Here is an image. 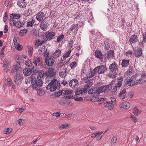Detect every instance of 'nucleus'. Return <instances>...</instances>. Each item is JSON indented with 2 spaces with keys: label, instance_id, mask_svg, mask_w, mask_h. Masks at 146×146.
<instances>
[{
  "label": "nucleus",
  "instance_id": "58",
  "mask_svg": "<svg viewBox=\"0 0 146 146\" xmlns=\"http://www.w3.org/2000/svg\"><path fill=\"white\" fill-rule=\"evenodd\" d=\"M97 72H96V70H95V69L93 70L92 71H91L90 72V77H92L93 76H94L95 75L96 73Z\"/></svg>",
  "mask_w": 146,
  "mask_h": 146
},
{
  "label": "nucleus",
  "instance_id": "8",
  "mask_svg": "<svg viewBox=\"0 0 146 146\" xmlns=\"http://www.w3.org/2000/svg\"><path fill=\"white\" fill-rule=\"evenodd\" d=\"M9 24L11 26H15L16 27L20 28L23 26V25L19 21H16L15 19H11L9 22Z\"/></svg>",
  "mask_w": 146,
  "mask_h": 146
},
{
  "label": "nucleus",
  "instance_id": "38",
  "mask_svg": "<svg viewBox=\"0 0 146 146\" xmlns=\"http://www.w3.org/2000/svg\"><path fill=\"white\" fill-rule=\"evenodd\" d=\"M27 30L26 29L21 30L19 33V35L21 36H25L27 33Z\"/></svg>",
  "mask_w": 146,
  "mask_h": 146
},
{
  "label": "nucleus",
  "instance_id": "20",
  "mask_svg": "<svg viewBox=\"0 0 146 146\" xmlns=\"http://www.w3.org/2000/svg\"><path fill=\"white\" fill-rule=\"evenodd\" d=\"M117 65L116 64L115 62H114L111 64L109 67L111 71H116L118 69Z\"/></svg>",
  "mask_w": 146,
  "mask_h": 146
},
{
  "label": "nucleus",
  "instance_id": "52",
  "mask_svg": "<svg viewBox=\"0 0 146 146\" xmlns=\"http://www.w3.org/2000/svg\"><path fill=\"white\" fill-rule=\"evenodd\" d=\"M45 49L44 46H42V47H39L38 49L39 54H41L43 53Z\"/></svg>",
  "mask_w": 146,
  "mask_h": 146
},
{
  "label": "nucleus",
  "instance_id": "25",
  "mask_svg": "<svg viewBox=\"0 0 146 146\" xmlns=\"http://www.w3.org/2000/svg\"><path fill=\"white\" fill-rule=\"evenodd\" d=\"M23 73L25 76H28L31 74L30 68H27L24 69L23 70Z\"/></svg>",
  "mask_w": 146,
  "mask_h": 146
},
{
  "label": "nucleus",
  "instance_id": "32",
  "mask_svg": "<svg viewBox=\"0 0 146 146\" xmlns=\"http://www.w3.org/2000/svg\"><path fill=\"white\" fill-rule=\"evenodd\" d=\"M61 51L59 49H57L54 52L53 54V57H59L61 54Z\"/></svg>",
  "mask_w": 146,
  "mask_h": 146
},
{
  "label": "nucleus",
  "instance_id": "50",
  "mask_svg": "<svg viewBox=\"0 0 146 146\" xmlns=\"http://www.w3.org/2000/svg\"><path fill=\"white\" fill-rule=\"evenodd\" d=\"M35 22L34 20L33 19L31 21H29L27 23V27H29V26L32 27Z\"/></svg>",
  "mask_w": 146,
  "mask_h": 146
},
{
  "label": "nucleus",
  "instance_id": "23",
  "mask_svg": "<svg viewBox=\"0 0 146 146\" xmlns=\"http://www.w3.org/2000/svg\"><path fill=\"white\" fill-rule=\"evenodd\" d=\"M137 40V36L135 35H132L130 37L129 41L131 43H134Z\"/></svg>",
  "mask_w": 146,
  "mask_h": 146
},
{
  "label": "nucleus",
  "instance_id": "21",
  "mask_svg": "<svg viewBox=\"0 0 146 146\" xmlns=\"http://www.w3.org/2000/svg\"><path fill=\"white\" fill-rule=\"evenodd\" d=\"M130 106V104L127 102H123L120 106V108H123L124 109L129 108Z\"/></svg>",
  "mask_w": 146,
  "mask_h": 146
},
{
  "label": "nucleus",
  "instance_id": "19",
  "mask_svg": "<svg viewBox=\"0 0 146 146\" xmlns=\"http://www.w3.org/2000/svg\"><path fill=\"white\" fill-rule=\"evenodd\" d=\"M35 79V77L34 76L32 75L30 77H28L26 79L25 82L27 84L28 83L32 84L33 82V83Z\"/></svg>",
  "mask_w": 146,
  "mask_h": 146
},
{
  "label": "nucleus",
  "instance_id": "12",
  "mask_svg": "<svg viewBox=\"0 0 146 146\" xmlns=\"http://www.w3.org/2000/svg\"><path fill=\"white\" fill-rule=\"evenodd\" d=\"M54 62V57H50L49 58H46L45 62L46 64L48 66H52Z\"/></svg>",
  "mask_w": 146,
  "mask_h": 146
},
{
  "label": "nucleus",
  "instance_id": "18",
  "mask_svg": "<svg viewBox=\"0 0 146 146\" xmlns=\"http://www.w3.org/2000/svg\"><path fill=\"white\" fill-rule=\"evenodd\" d=\"M48 24L46 22H44L41 23L40 24V27L42 30L46 31L48 26Z\"/></svg>",
  "mask_w": 146,
  "mask_h": 146
},
{
  "label": "nucleus",
  "instance_id": "45",
  "mask_svg": "<svg viewBox=\"0 0 146 146\" xmlns=\"http://www.w3.org/2000/svg\"><path fill=\"white\" fill-rule=\"evenodd\" d=\"M116 72L115 71H111L109 74V75L110 78H114L116 77Z\"/></svg>",
  "mask_w": 146,
  "mask_h": 146
},
{
  "label": "nucleus",
  "instance_id": "6",
  "mask_svg": "<svg viewBox=\"0 0 146 146\" xmlns=\"http://www.w3.org/2000/svg\"><path fill=\"white\" fill-rule=\"evenodd\" d=\"M15 82L17 85L19 86L22 84L23 78L19 72H17L15 76Z\"/></svg>",
  "mask_w": 146,
  "mask_h": 146
},
{
  "label": "nucleus",
  "instance_id": "31",
  "mask_svg": "<svg viewBox=\"0 0 146 146\" xmlns=\"http://www.w3.org/2000/svg\"><path fill=\"white\" fill-rule=\"evenodd\" d=\"M129 64V60L124 59L122 60L121 63L122 66L124 67H127Z\"/></svg>",
  "mask_w": 146,
  "mask_h": 146
},
{
  "label": "nucleus",
  "instance_id": "1",
  "mask_svg": "<svg viewBox=\"0 0 146 146\" xmlns=\"http://www.w3.org/2000/svg\"><path fill=\"white\" fill-rule=\"evenodd\" d=\"M140 77L139 75H137L135 78V82H134L133 81V77L129 76L127 77L125 80V84L130 86H133L135 84L137 85L140 84L141 83V78H139Z\"/></svg>",
  "mask_w": 146,
  "mask_h": 146
},
{
  "label": "nucleus",
  "instance_id": "61",
  "mask_svg": "<svg viewBox=\"0 0 146 146\" xmlns=\"http://www.w3.org/2000/svg\"><path fill=\"white\" fill-rule=\"evenodd\" d=\"M133 68H129L127 71L126 72V74L130 75V74H131L133 72Z\"/></svg>",
  "mask_w": 146,
  "mask_h": 146
},
{
  "label": "nucleus",
  "instance_id": "22",
  "mask_svg": "<svg viewBox=\"0 0 146 146\" xmlns=\"http://www.w3.org/2000/svg\"><path fill=\"white\" fill-rule=\"evenodd\" d=\"M114 57V52L113 50H109L107 53V58L109 59H111L113 58Z\"/></svg>",
  "mask_w": 146,
  "mask_h": 146
},
{
  "label": "nucleus",
  "instance_id": "13",
  "mask_svg": "<svg viewBox=\"0 0 146 146\" xmlns=\"http://www.w3.org/2000/svg\"><path fill=\"white\" fill-rule=\"evenodd\" d=\"M78 84V82L77 80L73 79L70 81L69 85L70 87L74 88L77 86Z\"/></svg>",
  "mask_w": 146,
  "mask_h": 146
},
{
  "label": "nucleus",
  "instance_id": "42",
  "mask_svg": "<svg viewBox=\"0 0 146 146\" xmlns=\"http://www.w3.org/2000/svg\"><path fill=\"white\" fill-rule=\"evenodd\" d=\"M64 37V36L63 35H60L59 36L57 39V42L60 43L63 39Z\"/></svg>",
  "mask_w": 146,
  "mask_h": 146
},
{
  "label": "nucleus",
  "instance_id": "16",
  "mask_svg": "<svg viewBox=\"0 0 146 146\" xmlns=\"http://www.w3.org/2000/svg\"><path fill=\"white\" fill-rule=\"evenodd\" d=\"M66 98L68 99H74V100L75 101L77 102L83 101V99L82 97H80L79 98H74L73 96L70 95L66 96Z\"/></svg>",
  "mask_w": 146,
  "mask_h": 146
},
{
  "label": "nucleus",
  "instance_id": "55",
  "mask_svg": "<svg viewBox=\"0 0 146 146\" xmlns=\"http://www.w3.org/2000/svg\"><path fill=\"white\" fill-rule=\"evenodd\" d=\"M133 52L132 50H129L127 51L126 53V55L128 57L131 56L132 55Z\"/></svg>",
  "mask_w": 146,
  "mask_h": 146
},
{
  "label": "nucleus",
  "instance_id": "35",
  "mask_svg": "<svg viewBox=\"0 0 146 146\" xmlns=\"http://www.w3.org/2000/svg\"><path fill=\"white\" fill-rule=\"evenodd\" d=\"M69 125L67 123L63 124L59 127V129L60 130L67 129L69 128Z\"/></svg>",
  "mask_w": 146,
  "mask_h": 146
},
{
  "label": "nucleus",
  "instance_id": "17",
  "mask_svg": "<svg viewBox=\"0 0 146 146\" xmlns=\"http://www.w3.org/2000/svg\"><path fill=\"white\" fill-rule=\"evenodd\" d=\"M78 26V24H77L72 25L69 28V30L70 31H72L74 29V33H76L78 31V29L79 28V27H77Z\"/></svg>",
  "mask_w": 146,
  "mask_h": 146
},
{
  "label": "nucleus",
  "instance_id": "63",
  "mask_svg": "<svg viewBox=\"0 0 146 146\" xmlns=\"http://www.w3.org/2000/svg\"><path fill=\"white\" fill-rule=\"evenodd\" d=\"M139 110L136 108H134V111L133 112V114L135 115H137L138 113Z\"/></svg>",
  "mask_w": 146,
  "mask_h": 146
},
{
  "label": "nucleus",
  "instance_id": "14",
  "mask_svg": "<svg viewBox=\"0 0 146 146\" xmlns=\"http://www.w3.org/2000/svg\"><path fill=\"white\" fill-rule=\"evenodd\" d=\"M17 5L20 8H23L26 7L27 3L25 2V0H18Z\"/></svg>",
  "mask_w": 146,
  "mask_h": 146
},
{
  "label": "nucleus",
  "instance_id": "46",
  "mask_svg": "<svg viewBox=\"0 0 146 146\" xmlns=\"http://www.w3.org/2000/svg\"><path fill=\"white\" fill-rule=\"evenodd\" d=\"M71 52V50L70 49L68 51H66L63 56V59H65L67 58Z\"/></svg>",
  "mask_w": 146,
  "mask_h": 146
},
{
  "label": "nucleus",
  "instance_id": "10",
  "mask_svg": "<svg viewBox=\"0 0 146 146\" xmlns=\"http://www.w3.org/2000/svg\"><path fill=\"white\" fill-rule=\"evenodd\" d=\"M56 35L55 32L48 31L45 33V36L47 40H50Z\"/></svg>",
  "mask_w": 146,
  "mask_h": 146
},
{
  "label": "nucleus",
  "instance_id": "36",
  "mask_svg": "<svg viewBox=\"0 0 146 146\" xmlns=\"http://www.w3.org/2000/svg\"><path fill=\"white\" fill-rule=\"evenodd\" d=\"M84 91L83 88L77 89L75 91V94L76 95H79L80 94H82L85 93Z\"/></svg>",
  "mask_w": 146,
  "mask_h": 146
},
{
  "label": "nucleus",
  "instance_id": "53",
  "mask_svg": "<svg viewBox=\"0 0 146 146\" xmlns=\"http://www.w3.org/2000/svg\"><path fill=\"white\" fill-rule=\"evenodd\" d=\"M14 47L16 48L17 50L19 51L21 50L23 48L22 46L19 43H18L16 46H15Z\"/></svg>",
  "mask_w": 146,
  "mask_h": 146
},
{
  "label": "nucleus",
  "instance_id": "29",
  "mask_svg": "<svg viewBox=\"0 0 146 146\" xmlns=\"http://www.w3.org/2000/svg\"><path fill=\"white\" fill-rule=\"evenodd\" d=\"M142 36L143 40L141 42L139 43V45H141L143 47L144 43H146V31L142 34Z\"/></svg>",
  "mask_w": 146,
  "mask_h": 146
},
{
  "label": "nucleus",
  "instance_id": "11",
  "mask_svg": "<svg viewBox=\"0 0 146 146\" xmlns=\"http://www.w3.org/2000/svg\"><path fill=\"white\" fill-rule=\"evenodd\" d=\"M36 18L39 21H42L46 18L43 13L41 12H39L36 15Z\"/></svg>",
  "mask_w": 146,
  "mask_h": 146
},
{
  "label": "nucleus",
  "instance_id": "60",
  "mask_svg": "<svg viewBox=\"0 0 146 146\" xmlns=\"http://www.w3.org/2000/svg\"><path fill=\"white\" fill-rule=\"evenodd\" d=\"M38 90L37 94L40 96H41L44 94V92L41 90Z\"/></svg>",
  "mask_w": 146,
  "mask_h": 146
},
{
  "label": "nucleus",
  "instance_id": "28",
  "mask_svg": "<svg viewBox=\"0 0 146 146\" xmlns=\"http://www.w3.org/2000/svg\"><path fill=\"white\" fill-rule=\"evenodd\" d=\"M98 88H92L88 92V93L89 94H98Z\"/></svg>",
  "mask_w": 146,
  "mask_h": 146
},
{
  "label": "nucleus",
  "instance_id": "39",
  "mask_svg": "<svg viewBox=\"0 0 146 146\" xmlns=\"http://www.w3.org/2000/svg\"><path fill=\"white\" fill-rule=\"evenodd\" d=\"M31 71L32 74H35L38 72V70L36 67L33 66L31 69Z\"/></svg>",
  "mask_w": 146,
  "mask_h": 146
},
{
  "label": "nucleus",
  "instance_id": "56",
  "mask_svg": "<svg viewBox=\"0 0 146 146\" xmlns=\"http://www.w3.org/2000/svg\"><path fill=\"white\" fill-rule=\"evenodd\" d=\"M5 134L7 135L9 134L12 131V129L11 128H9L5 129Z\"/></svg>",
  "mask_w": 146,
  "mask_h": 146
},
{
  "label": "nucleus",
  "instance_id": "37",
  "mask_svg": "<svg viewBox=\"0 0 146 146\" xmlns=\"http://www.w3.org/2000/svg\"><path fill=\"white\" fill-rule=\"evenodd\" d=\"M66 71L65 70H61L59 72L60 76L62 78L65 77L66 75Z\"/></svg>",
  "mask_w": 146,
  "mask_h": 146
},
{
  "label": "nucleus",
  "instance_id": "41",
  "mask_svg": "<svg viewBox=\"0 0 146 146\" xmlns=\"http://www.w3.org/2000/svg\"><path fill=\"white\" fill-rule=\"evenodd\" d=\"M26 66L28 67L31 66H32V62L30 59H28L26 61L25 63Z\"/></svg>",
  "mask_w": 146,
  "mask_h": 146
},
{
  "label": "nucleus",
  "instance_id": "44",
  "mask_svg": "<svg viewBox=\"0 0 146 146\" xmlns=\"http://www.w3.org/2000/svg\"><path fill=\"white\" fill-rule=\"evenodd\" d=\"M17 37L16 36H15L13 40L12 45L13 47L16 46L17 44Z\"/></svg>",
  "mask_w": 146,
  "mask_h": 146
},
{
  "label": "nucleus",
  "instance_id": "26",
  "mask_svg": "<svg viewBox=\"0 0 146 146\" xmlns=\"http://www.w3.org/2000/svg\"><path fill=\"white\" fill-rule=\"evenodd\" d=\"M142 54V50L141 48H139L135 52V55L136 57L140 56Z\"/></svg>",
  "mask_w": 146,
  "mask_h": 146
},
{
  "label": "nucleus",
  "instance_id": "7",
  "mask_svg": "<svg viewBox=\"0 0 146 146\" xmlns=\"http://www.w3.org/2000/svg\"><path fill=\"white\" fill-rule=\"evenodd\" d=\"M27 57V56L24 55L20 56L16 55L15 57V59L18 64L20 65L24 62V60L26 59Z\"/></svg>",
  "mask_w": 146,
  "mask_h": 146
},
{
  "label": "nucleus",
  "instance_id": "40",
  "mask_svg": "<svg viewBox=\"0 0 146 146\" xmlns=\"http://www.w3.org/2000/svg\"><path fill=\"white\" fill-rule=\"evenodd\" d=\"M117 86L120 88L121 86L122 83L123 78L121 77H120L117 78Z\"/></svg>",
  "mask_w": 146,
  "mask_h": 146
},
{
  "label": "nucleus",
  "instance_id": "15",
  "mask_svg": "<svg viewBox=\"0 0 146 146\" xmlns=\"http://www.w3.org/2000/svg\"><path fill=\"white\" fill-rule=\"evenodd\" d=\"M42 62V61L40 60L39 57H35L33 59V63L34 64L36 67L37 65H40Z\"/></svg>",
  "mask_w": 146,
  "mask_h": 146
},
{
  "label": "nucleus",
  "instance_id": "34",
  "mask_svg": "<svg viewBox=\"0 0 146 146\" xmlns=\"http://www.w3.org/2000/svg\"><path fill=\"white\" fill-rule=\"evenodd\" d=\"M96 56L100 59L102 58V54L100 51L98 50L95 52Z\"/></svg>",
  "mask_w": 146,
  "mask_h": 146
},
{
  "label": "nucleus",
  "instance_id": "49",
  "mask_svg": "<svg viewBox=\"0 0 146 146\" xmlns=\"http://www.w3.org/2000/svg\"><path fill=\"white\" fill-rule=\"evenodd\" d=\"M91 86V84H88L84 86V88H82L85 93L90 88Z\"/></svg>",
  "mask_w": 146,
  "mask_h": 146
},
{
  "label": "nucleus",
  "instance_id": "3",
  "mask_svg": "<svg viewBox=\"0 0 146 146\" xmlns=\"http://www.w3.org/2000/svg\"><path fill=\"white\" fill-rule=\"evenodd\" d=\"M45 75L47 76L45 79V82L46 83H48L49 81H50L49 79L50 78L53 77L56 74V72L54 69L53 68H50L48 70L45 72Z\"/></svg>",
  "mask_w": 146,
  "mask_h": 146
},
{
  "label": "nucleus",
  "instance_id": "47",
  "mask_svg": "<svg viewBox=\"0 0 146 146\" xmlns=\"http://www.w3.org/2000/svg\"><path fill=\"white\" fill-rule=\"evenodd\" d=\"M72 92V91L69 90H63V93L66 95L71 94Z\"/></svg>",
  "mask_w": 146,
  "mask_h": 146
},
{
  "label": "nucleus",
  "instance_id": "30",
  "mask_svg": "<svg viewBox=\"0 0 146 146\" xmlns=\"http://www.w3.org/2000/svg\"><path fill=\"white\" fill-rule=\"evenodd\" d=\"M44 75H45V72L42 70H40L38 71L37 78L41 80Z\"/></svg>",
  "mask_w": 146,
  "mask_h": 146
},
{
  "label": "nucleus",
  "instance_id": "43",
  "mask_svg": "<svg viewBox=\"0 0 146 146\" xmlns=\"http://www.w3.org/2000/svg\"><path fill=\"white\" fill-rule=\"evenodd\" d=\"M6 85L8 86H10L12 84V81L10 78H8L6 81L5 82Z\"/></svg>",
  "mask_w": 146,
  "mask_h": 146
},
{
  "label": "nucleus",
  "instance_id": "27",
  "mask_svg": "<svg viewBox=\"0 0 146 146\" xmlns=\"http://www.w3.org/2000/svg\"><path fill=\"white\" fill-rule=\"evenodd\" d=\"M104 106L108 108L109 110H111L114 108V106L112 103L107 102L104 104Z\"/></svg>",
  "mask_w": 146,
  "mask_h": 146
},
{
  "label": "nucleus",
  "instance_id": "9",
  "mask_svg": "<svg viewBox=\"0 0 146 146\" xmlns=\"http://www.w3.org/2000/svg\"><path fill=\"white\" fill-rule=\"evenodd\" d=\"M106 70L107 69L106 66L104 65L98 66L95 68V70H96L97 73L98 74L104 73Z\"/></svg>",
  "mask_w": 146,
  "mask_h": 146
},
{
  "label": "nucleus",
  "instance_id": "54",
  "mask_svg": "<svg viewBox=\"0 0 146 146\" xmlns=\"http://www.w3.org/2000/svg\"><path fill=\"white\" fill-rule=\"evenodd\" d=\"M3 62L4 64L3 65V67H4L5 66H9V62L7 61V59H4L3 60Z\"/></svg>",
  "mask_w": 146,
  "mask_h": 146
},
{
  "label": "nucleus",
  "instance_id": "48",
  "mask_svg": "<svg viewBox=\"0 0 146 146\" xmlns=\"http://www.w3.org/2000/svg\"><path fill=\"white\" fill-rule=\"evenodd\" d=\"M20 65H14L12 66V69L14 72H16L19 70L20 67Z\"/></svg>",
  "mask_w": 146,
  "mask_h": 146
},
{
  "label": "nucleus",
  "instance_id": "57",
  "mask_svg": "<svg viewBox=\"0 0 146 146\" xmlns=\"http://www.w3.org/2000/svg\"><path fill=\"white\" fill-rule=\"evenodd\" d=\"M74 43V42L73 40H70L68 42V47L70 49L72 48V44Z\"/></svg>",
  "mask_w": 146,
  "mask_h": 146
},
{
  "label": "nucleus",
  "instance_id": "64",
  "mask_svg": "<svg viewBox=\"0 0 146 146\" xmlns=\"http://www.w3.org/2000/svg\"><path fill=\"white\" fill-rule=\"evenodd\" d=\"M63 93V90H59L56 93V95L57 96H59Z\"/></svg>",
  "mask_w": 146,
  "mask_h": 146
},
{
  "label": "nucleus",
  "instance_id": "5",
  "mask_svg": "<svg viewBox=\"0 0 146 146\" xmlns=\"http://www.w3.org/2000/svg\"><path fill=\"white\" fill-rule=\"evenodd\" d=\"M42 80L40 79L36 80L33 83V88L36 90H38L39 87L42 85Z\"/></svg>",
  "mask_w": 146,
  "mask_h": 146
},
{
  "label": "nucleus",
  "instance_id": "51",
  "mask_svg": "<svg viewBox=\"0 0 146 146\" xmlns=\"http://www.w3.org/2000/svg\"><path fill=\"white\" fill-rule=\"evenodd\" d=\"M77 65L76 62H72L70 64V66L71 68L72 69H74V68L76 67Z\"/></svg>",
  "mask_w": 146,
  "mask_h": 146
},
{
  "label": "nucleus",
  "instance_id": "4",
  "mask_svg": "<svg viewBox=\"0 0 146 146\" xmlns=\"http://www.w3.org/2000/svg\"><path fill=\"white\" fill-rule=\"evenodd\" d=\"M111 89V85H104L99 87L98 88V94H100L101 92H108Z\"/></svg>",
  "mask_w": 146,
  "mask_h": 146
},
{
  "label": "nucleus",
  "instance_id": "62",
  "mask_svg": "<svg viewBox=\"0 0 146 146\" xmlns=\"http://www.w3.org/2000/svg\"><path fill=\"white\" fill-rule=\"evenodd\" d=\"M24 120L22 119H18L17 121L18 123V124L20 125H22L23 124V120Z\"/></svg>",
  "mask_w": 146,
  "mask_h": 146
},
{
  "label": "nucleus",
  "instance_id": "59",
  "mask_svg": "<svg viewBox=\"0 0 146 146\" xmlns=\"http://www.w3.org/2000/svg\"><path fill=\"white\" fill-rule=\"evenodd\" d=\"M44 56L46 57H48L49 54V52L47 51V49H45L44 51L43 52Z\"/></svg>",
  "mask_w": 146,
  "mask_h": 146
},
{
  "label": "nucleus",
  "instance_id": "24",
  "mask_svg": "<svg viewBox=\"0 0 146 146\" xmlns=\"http://www.w3.org/2000/svg\"><path fill=\"white\" fill-rule=\"evenodd\" d=\"M10 17L11 19H18L21 17V15L20 14L13 13L10 15Z\"/></svg>",
  "mask_w": 146,
  "mask_h": 146
},
{
  "label": "nucleus",
  "instance_id": "2",
  "mask_svg": "<svg viewBox=\"0 0 146 146\" xmlns=\"http://www.w3.org/2000/svg\"><path fill=\"white\" fill-rule=\"evenodd\" d=\"M60 82L56 79H53L46 87V89H49L51 91H54L57 89L60 88Z\"/></svg>",
  "mask_w": 146,
  "mask_h": 146
},
{
  "label": "nucleus",
  "instance_id": "33",
  "mask_svg": "<svg viewBox=\"0 0 146 146\" xmlns=\"http://www.w3.org/2000/svg\"><path fill=\"white\" fill-rule=\"evenodd\" d=\"M126 90L125 89L123 90L119 94V96L122 99H124L125 97V93Z\"/></svg>",
  "mask_w": 146,
  "mask_h": 146
}]
</instances>
